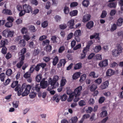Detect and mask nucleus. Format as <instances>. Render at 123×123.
<instances>
[{
    "mask_svg": "<svg viewBox=\"0 0 123 123\" xmlns=\"http://www.w3.org/2000/svg\"><path fill=\"white\" fill-rule=\"evenodd\" d=\"M82 89V87L81 86H79L74 90V91L73 92L71 89H68L67 90V94L69 95V98H73L74 97H76L79 96L81 93V91Z\"/></svg>",
    "mask_w": 123,
    "mask_h": 123,
    "instance_id": "f257e3e1",
    "label": "nucleus"
},
{
    "mask_svg": "<svg viewBox=\"0 0 123 123\" xmlns=\"http://www.w3.org/2000/svg\"><path fill=\"white\" fill-rule=\"evenodd\" d=\"M59 79V77L57 75H55L53 77L52 79L51 78H49L48 82L52 87V89L57 87L59 86V84L57 81Z\"/></svg>",
    "mask_w": 123,
    "mask_h": 123,
    "instance_id": "f03ea898",
    "label": "nucleus"
},
{
    "mask_svg": "<svg viewBox=\"0 0 123 123\" xmlns=\"http://www.w3.org/2000/svg\"><path fill=\"white\" fill-rule=\"evenodd\" d=\"M14 34V32L13 31H10L8 29L4 30L2 32L3 36L6 38L12 37Z\"/></svg>",
    "mask_w": 123,
    "mask_h": 123,
    "instance_id": "7ed1b4c3",
    "label": "nucleus"
},
{
    "mask_svg": "<svg viewBox=\"0 0 123 123\" xmlns=\"http://www.w3.org/2000/svg\"><path fill=\"white\" fill-rule=\"evenodd\" d=\"M18 81L17 80L13 81L11 85V87L12 88H14L15 86L16 87L15 88L14 90L16 91H17L19 89L21 86L20 84H18Z\"/></svg>",
    "mask_w": 123,
    "mask_h": 123,
    "instance_id": "20e7f679",
    "label": "nucleus"
},
{
    "mask_svg": "<svg viewBox=\"0 0 123 123\" xmlns=\"http://www.w3.org/2000/svg\"><path fill=\"white\" fill-rule=\"evenodd\" d=\"M23 9L26 13H30L32 11L31 7L28 5L25 4L23 5Z\"/></svg>",
    "mask_w": 123,
    "mask_h": 123,
    "instance_id": "39448f33",
    "label": "nucleus"
},
{
    "mask_svg": "<svg viewBox=\"0 0 123 123\" xmlns=\"http://www.w3.org/2000/svg\"><path fill=\"white\" fill-rule=\"evenodd\" d=\"M31 86L30 85H26L25 90L22 93V96L23 97L27 95L30 92V91L31 90Z\"/></svg>",
    "mask_w": 123,
    "mask_h": 123,
    "instance_id": "423d86ee",
    "label": "nucleus"
},
{
    "mask_svg": "<svg viewBox=\"0 0 123 123\" xmlns=\"http://www.w3.org/2000/svg\"><path fill=\"white\" fill-rule=\"evenodd\" d=\"M91 17V16L90 14H86L83 17L82 21L84 23L90 20Z\"/></svg>",
    "mask_w": 123,
    "mask_h": 123,
    "instance_id": "0eeeda50",
    "label": "nucleus"
},
{
    "mask_svg": "<svg viewBox=\"0 0 123 123\" xmlns=\"http://www.w3.org/2000/svg\"><path fill=\"white\" fill-rule=\"evenodd\" d=\"M108 65V60L105 59L101 61L99 63L98 65L101 67H105L107 66Z\"/></svg>",
    "mask_w": 123,
    "mask_h": 123,
    "instance_id": "6e6552de",
    "label": "nucleus"
},
{
    "mask_svg": "<svg viewBox=\"0 0 123 123\" xmlns=\"http://www.w3.org/2000/svg\"><path fill=\"white\" fill-rule=\"evenodd\" d=\"M26 86V84L25 83H23L21 87L19 88L20 89L17 92L18 95V96H20L22 94L21 93L23 92L24 90H25V87Z\"/></svg>",
    "mask_w": 123,
    "mask_h": 123,
    "instance_id": "1a4fd4ad",
    "label": "nucleus"
},
{
    "mask_svg": "<svg viewBox=\"0 0 123 123\" xmlns=\"http://www.w3.org/2000/svg\"><path fill=\"white\" fill-rule=\"evenodd\" d=\"M109 85V82L108 80H106L103 82L100 86V88L102 89H105L107 88Z\"/></svg>",
    "mask_w": 123,
    "mask_h": 123,
    "instance_id": "9d476101",
    "label": "nucleus"
},
{
    "mask_svg": "<svg viewBox=\"0 0 123 123\" xmlns=\"http://www.w3.org/2000/svg\"><path fill=\"white\" fill-rule=\"evenodd\" d=\"M115 72L114 71L111 69H108L106 72V77H110L113 75Z\"/></svg>",
    "mask_w": 123,
    "mask_h": 123,
    "instance_id": "9b49d317",
    "label": "nucleus"
},
{
    "mask_svg": "<svg viewBox=\"0 0 123 123\" xmlns=\"http://www.w3.org/2000/svg\"><path fill=\"white\" fill-rule=\"evenodd\" d=\"M8 42V40L6 39H2L0 41V47L5 46L7 44Z\"/></svg>",
    "mask_w": 123,
    "mask_h": 123,
    "instance_id": "f8f14e48",
    "label": "nucleus"
},
{
    "mask_svg": "<svg viewBox=\"0 0 123 123\" xmlns=\"http://www.w3.org/2000/svg\"><path fill=\"white\" fill-rule=\"evenodd\" d=\"M94 23L93 21H91L88 22L86 25V26L88 29H90L93 26Z\"/></svg>",
    "mask_w": 123,
    "mask_h": 123,
    "instance_id": "ddd939ff",
    "label": "nucleus"
},
{
    "mask_svg": "<svg viewBox=\"0 0 123 123\" xmlns=\"http://www.w3.org/2000/svg\"><path fill=\"white\" fill-rule=\"evenodd\" d=\"M68 26H69V28L71 29L74 28L73 26L74 25V20L71 19L68 21L67 23Z\"/></svg>",
    "mask_w": 123,
    "mask_h": 123,
    "instance_id": "4468645a",
    "label": "nucleus"
},
{
    "mask_svg": "<svg viewBox=\"0 0 123 123\" xmlns=\"http://www.w3.org/2000/svg\"><path fill=\"white\" fill-rule=\"evenodd\" d=\"M66 62V61L65 59H61L60 61L59 62L58 64V65L60 67L62 66V65L64 66Z\"/></svg>",
    "mask_w": 123,
    "mask_h": 123,
    "instance_id": "2eb2a0df",
    "label": "nucleus"
},
{
    "mask_svg": "<svg viewBox=\"0 0 123 123\" xmlns=\"http://www.w3.org/2000/svg\"><path fill=\"white\" fill-rule=\"evenodd\" d=\"M48 85L47 81H42L40 83V86L43 89L47 87Z\"/></svg>",
    "mask_w": 123,
    "mask_h": 123,
    "instance_id": "dca6fc26",
    "label": "nucleus"
},
{
    "mask_svg": "<svg viewBox=\"0 0 123 123\" xmlns=\"http://www.w3.org/2000/svg\"><path fill=\"white\" fill-rule=\"evenodd\" d=\"M18 44L20 47H24L26 44V43L24 39H20L18 42Z\"/></svg>",
    "mask_w": 123,
    "mask_h": 123,
    "instance_id": "f3484780",
    "label": "nucleus"
},
{
    "mask_svg": "<svg viewBox=\"0 0 123 123\" xmlns=\"http://www.w3.org/2000/svg\"><path fill=\"white\" fill-rule=\"evenodd\" d=\"M61 96L60 95H58V94H55L53 98L54 100H55V101L57 102H58L61 98Z\"/></svg>",
    "mask_w": 123,
    "mask_h": 123,
    "instance_id": "a211bd4d",
    "label": "nucleus"
},
{
    "mask_svg": "<svg viewBox=\"0 0 123 123\" xmlns=\"http://www.w3.org/2000/svg\"><path fill=\"white\" fill-rule=\"evenodd\" d=\"M80 72H77L75 73L73 76V78L74 80H76L80 77Z\"/></svg>",
    "mask_w": 123,
    "mask_h": 123,
    "instance_id": "6ab92c4d",
    "label": "nucleus"
},
{
    "mask_svg": "<svg viewBox=\"0 0 123 123\" xmlns=\"http://www.w3.org/2000/svg\"><path fill=\"white\" fill-rule=\"evenodd\" d=\"M123 19L121 18H120L118 20L117 22V25L118 26H121L122 25Z\"/></svg>",
    "mask_w": 123,
    "mask_h": 123,
    "instance_id": "aec40b11",
    "label": "nucleus"
},
{
    "mask_svg": "<svg viewBox=\"0 0 123 123\" xmlns=\"http://www.w3.org/2000/svg\"><path fill=\"white\" fill-rule=\"evenodd\" d=\"M2 12L3 13L5 14L11 15L12 14V12L10 10L6 9H4L2 10Z\"/></svg>",
    "mask_w": 123,
    "mask_h": 123,
    "instance_id": "412c9836",
    "label": "nucleus"
},
{
    "mask_svg": "<svg viewBox=\"0 0 123 123\" xmlns=\"http://www.w3.org/2000/svg\"><path fill=\"white\" fill-rule=\"evenodd\" d=\"M97 88V85L96 84H93L90 88V91L92 92L94 91Z\"/></svg>",
    "mask_w": 123,
    "mask_h": 123,
    "instance_id": "4be33fe9",
    "label": "nucleus"
},
{
    "mask_svg": "<svg viewBox=\"0 0 123 123\" xmlns=\"http://www.w3.org/2000/svg\"><path fill=\"white\" fill-rule=\"evenodd\" d=\"M99 34L97 33H95L92 35H91L90 36V38L92 39L95 38V39H97L99 38Z\"/></svg>",
    "mask_w": 123,
    "mask_h": 123,
    "instance_id": "5701e85b",
    "label": "nucleus"
},
{
    "mask_svg": "<svg viewBox=\"0 0 123 123\" xmlns=\"http://www.w3.org/2000/svg\"><path fill=\"white\" fill-rule=\"evenodd\" d=\"M116 47L117 48V50L120 53H121L122 52L123 49L120 44H117L116 45Z\"/></svg>",
    "mask_w": 123,
    "mask_h": 123,
    "instance_id": "b1692460",
    "label": "nucleus"
},
{
    "mask_svg": "<svg viewBox=\"0 0 123 123\" xmlns=\"http://www.w3.org/2000/svg\"><path fill=\"white\" fill-rule=\"evenodd\" d=\"M82 65V64L81 62L77 63L75 65L74 68L75 70L80 69L81 68Z\"/></svg>",
    "mask_w": 123,
    "mask_h": 123,
    "instance_id": "393cba45",
    "label": "nucleus"
},
{
    "mask_svg": "<svg viewBox=\"0 0 123 123\" xmlns=\"http://www.w3.org/2000/svg\"><path fill=\"white\" fill-rule=\"evenodd\" d=\"M89 3L88 0H84L82 2V5L85 7H87Z\"/></svg>",
    "mask_w": 123,
    "mask_h": 123,
    "instance_id": "a878e982",
    "label": "nucleus"
},
{
    "mask_svg": "<svg viewBox=\"0 0 123 123\" xmlns=\"http://www.w3.org/2000/svg\"><path fill=\"white\" fill-rule=\"evenodd\" d=\"M78 13V11L77 10H74L70 12L69 13L70 15L72 16H76Z\"/></svg>",
    "mask_w": 123,
    "mask_h": 123,
    "instance_id": "bb28decb",
    "label": "nucleus"
},
{
    "mask_svg": "<svg viewBox=\"0 0 123 123\" xmlns=\"http://www.w3.org/2000/svg\"><path fill=\"white\" fill-rule=\"evenodd\" d=\"M117 5V3L115 2L110 3L108 4V6L110 8H115Z\"/></svg>",
    "mask_w": 123,
    "mask_h": 123,
    "instance_id": "cd10ccee",
    "label": "nucleus"
},
{
    "mask_svg": "<svg viewBox=\"0 0 123 123\" xmlns=\"http://www.w3.org/2000/svg\"><path fill=\"white\" fill-rule=\"evenodd\" d=\"M120 53L116 49L113 50L112 51V55L114 56H118Z\"/></svg>",
    "mask_w": 123,
    "mask_h": 123,
    "instance_id": "c85d7f7f",
    "label": "nucleus"
},
{
    "mask_svg": "<svg viewBox=\"0 0 123 123\" xmlns=\"http://www.w3.org/2000/svg\"><path fill=\"white\" fill-rule=\"evenodd\" d=\"M59 61V58L58 56H56L53 59V65L55 66L57 63Z\"/></svg>",
    "mask_w": 123,
    "mask_h": 123,
    "instance_id": "c756f323",
    "label": "nucleus"
},
{
    "mask_svg": "<svg viewBox=\"0 0 123 123\" xmlns=\"http://www.w3.org/2000/svg\"><path fill=\"white\" fill-rule=\"evenodd\" d=\"M40 89V86L39 84H37L35 87L33 88V90H36L37 92H38Z\"/></svg>",
    "mask_w": 123,
    "mask_h": 123,
    "instance_id": "7c9ffc66",
    "label": "nucleus"
},
{
    "mask_svg": "<svg viewBox=\"0 0 123 123\" xmlns=\"http://www.w3.org/2000/svg\"><path fill=\"white\" fill-rule=\"evenodd\" d=\"M86 74H84L82 75L80 80V81L82 82L84 81L86 79Z\"/></svg>",
    "mask_w": 123,
    "mask_h": 123,
    "instance_id": "2f4dec72",
    "label": "nucleus"
},
{
    "mask_svg": "<svg viewBox=\"0 0 123 123\" xmlns=\"http://www.w3.org/2000/svg\"><path fill=\"white\" fill-rule=\"evenodd\" d=\"M101 46H97L95 47L94 49V51L96 53H97L101 50Z\"/></svg>",
    "mask_w": 123,
    "mask_h": 123,
    "instance_id": "473e14b6",
    "label": "nucleus"
},
{
    "mask_svg": "<svg viewBox=\"0 0 123 123\" xmlns=\"http://www.w3.org/2000/svg\"><path fill=\"white\" fill-rule=\"evenodd\" d=\"M100 115L101 117H103L107 116V112L106 111H103L100 113Z\"/></svg>",
    "mask_w": 123,
    "mask_h": 123,
    "instance_id": "72a5a7b5",
    "label": "nucleus"
},
{
    "mask_svg": "<svg viewBox=\"0 0 123 123\" xmlns=\"http://www.w3.org/2000/svg\"><path fill=\"white\" fill-rule=\"evenodd\" d=\"M67 80L65 79H62L61 81L60 86L63 87L64 86Z\"/></svg>",
    "mask_w": 123,
    "mask_h": 123,
    "instance_id": "f704fd0d",
    "label": "nucleus"
},
{
    "mask_svg": "<svg viewBox=\"0 0 123 123\" xmlns=\"http://www.w3.org/2000/svg\"><path fill=\"white\" fill-rule=\"evenodd\" d=\"M74 36H80L81 35V31L80 30H76L74 32Z\"/></svg>",
    "mask_w": 123,
    "mask_h": 123,
    "instance_id": "c9c22d12",
    "label": "nucleus"
},
{
    "mask_svg": "<svg viewBox=\"0 0 123 123\" xmlns=\"http://www.w3.org/2000/svg\"><path fill=\"white\" fill-rule=\"evenodd\" d=\"M78 120V118L77 117H72L71 118V123H75Z\"/></svg>",
    "mask_w": 123,
    "mask_h": 123,
    "instance_id": "e433bc0d",
    "label": "nucleus"
},
{
    "mask_svg": "<svg viewBox=\"0 0 123 123\" xmlns=\"http://www.w3.org/2000/svg\"><path fill=\"white\" fill-rule=\"evenodd\" d=\"M1 47H3L1 50L2 53L4 55L6 54L7 53V49L6 48L5 46Z\"/></svg>",
    "mask_w": 123,
    "mask_h": 123,
    "instance_id": "4c0bfd02",
    "label": "nucleus"
},
{
    "mask_svg": "<svg viewBox=\"0 0 123 123\" xmlns=\"http://www.w3.org/2000/svg\"><path fill=\"white\" fill-rule=\"evenodd\" d=\"M64 12L65 14H68L69 12V7L66 6H65L64 7Z\"/></svg>",
    "mask_w": 123,
    "mask_h": 123,
    "instance_id": "58836bf2",
    "label": "nucleus"
},
{
    "mask_svg": "<svg viewBox=\"0 0 123 123\" xmlns=\"http://www.w3.org/2000/svg\"><path fill=\"white\" fill-rule=\"evenodd\" d=\"M31 74L29 72H26L24 75V77L26 79H28V78L31 77Z\"/></svg>",
    "mask_w": 123,
    "mask_h": 123,
    "instance_id": "ea45409f",
    "label": "nucleus"
},
{
    "mask_svg": "<svg viewBox=\"0 0 123 123\" xmlns=\"http://www.w3.org/2000/svg\"><path fill=\"white\" fill-rule=\"evenodd\" d=\"M48 22L47 21H46L42 23V26L43 28H45L48 26Z\"/></svg>",
    "mask_w": 123,
    "mask_h": 123,
    "instance_id": "a19ab883",
    "label": "nucleus"
},
{
    "mask_svg": "<svg viewBox=\"0 0 123 123\" xmlns=\"http://www.w3.org/2000/svg\"><path fill=\"white\" fill-rule=\"evenodd\" d=\"M13 106L15 108H17L19 102L18 101H15L13 102Z\"/></svg>",
    "mask_w": 123,
    "mask_h": 123,
    "instance_id": "79ce46f5",
    "label": "nucleus"
},
{
    "mask_svg": "<svg viewBox=\"0 0 123 123\" xmlns=\"http://www.w3.org/2000/svg\"><path fill=\"white\" fill-rule=\"evenodd\" d=\"M5 77V74L4 73H2L0 74V79L1 81H4Z\"/></svg>",
    "mask_w": 123,
    "mask_h": 123,
    "instance_id": "37998d69",
    "label": "nucleus"
},
{
    "mask_svg": "<svg viewBox=\"0 0 123 123\" xmlns=\"http://www.w3.org/2000/svg\"><path fill=\"white\" fill-rule=\"evenodd\" d=\"M107 14L105 10L102 11V13L100 17L102 18H105Z\"/></svg>",
    "mask_w": 123,
    "mask_h": 123,
    "instance_id": "c03bdc74",
    "label": "nucleus"
},
{
    "mask_svg": "<svg viewBox=\"0 0 123 123\" xmlns=\"http://www.w3.org/2000/svg\"><path fill=\"white\" fill-rule=\"evenodd\" d=\"M29 30L30 31L32 32H34L36 31V30L35 26L32 25H31L29 26Z\"/></svg>",
    "mask_w": 123,
    "mask_h": 123,
    "instance_id": "a18cd8bd",
    "label": "nucleus"
},
{
    "mask_svg": "<svg viewBox=\"0 0 123 123\" xmlns=\"http://www.w3.org/2000/svg\"><path fill=\"white\" fill-rule=\"evenodd\" d=\"M24 63V62H22V61H20V62L18 63L16 65L17 67L18 68H20L23 65Z\"/></svg>",
    "mask_w": 123,
    "mask_h": 123,
    "instance_id": "49530a36",
    "label": "nucleus"
},
{
    "mask_svg": "<svg viewBox=\"0 0 123 123\" xmlns=\"http://www.w3.org/2000/svg\"><path fill=\"white\" fill-rule=\"evenodd\" d=\"M46 50L47 52H50L51 50L52 47L50 45H48L46 46Z\"/></svg>",
    "mask_w": 123,
    "mask_h": 123,
    "instance_id": "de8ad7c7",
    "label": "nucleus"
},
{
    "mask_svg": "<svg viewBox=\"0 0 123 123\" xmlns=\"http://www.w3.org/2000/svg\"><path fill=\"white\" fill-rule=\"evenodd\" d=\"M105 98L104 97L102 96L100 97L99 100V102L100 104H102L105 101Z\"/></svg>",
    "mask_w": 123,
    "mask_h": 123,
    "instance_id": "09e8293b",
    "label": "nucleus"
},
{
    "mask_svg": "<svg viewBox=\"0 0 123 123\" xmlns=\"http://www.w3.org/2000/svg\"><path fill=\"white\" fill-rule=\"evenodd\" d=\"M36 93L34 92H32L30 93L29 96L30 98H33L35 97L36 95Z\"/></svg>",
    "mask_w": 123,
    "mask_h": 123,
    "instance_id": "8fccbe9b",
    "label": "nucleus"
},
{
    "mask_svg": "<svg viewBox=\"0 0 123 123\" xmlns=\"http://www.w3.org/2000/svg\"><path fill=\"white\" fill-rule=\"evenodd\" d=\"M102 82V79L101 78H98L96 79L94 81L95 83L98 84H99Z\"/></svg>",
    "mask_w": 123,
    "mask_h": 123,
    "instance_id": "3c124183",
    "label": "nucleus"
},
{
    "mask_svg": "<svg viewBox=\"0 0 123 123\" xmlns=\"http://www.w3.org/2000/svg\"><path fill=\"white\" fill-rule=\"evenodd\" d=\"M35 66L34 65H31L28 72H29L31 74L35 70Z\"/></svg>",
    "mask_w": 123,
    "mask_h": 123,
    "instance_id": "603ef678",
    "label": "nucleus"
},
{
    "mask_svg": "<svg viewBox=\"0 0 123 123\" xmlns=\"http://www.w3.org/2000/svg\"><path fill=\"white\" fill-rule=\"evenodd\" d=\"M12 72L11 69H8L7 70L6 73V74L10 76L12 73Z\"/></svg>",
    "mask_w": 123,
    "mask_h": 123,
    "instance_id": "864d4df0",
    "label": "nucleus"
},
{
    "mask_svg": "<svg viewBox=\"0 0 123 123\" xmlns=\"http://www.w3.org/2000/svg\"><path fill=\"white\" fill-rule=\"evenodd\" d=\"M95 73L94 72H90L89 74V76H90L92 77V78H97L98 77V76H95Z\"/></svg>",
    "mask_w": 123,
    "mask_h": 123,
    "instance_id": "5fc2aeb1",
    "label": "nucleus"
},
{
    "mask_svg": "<svg viewBox=\"0 0 123 123\" xmlns=\"http://www.w3.org/2000/svg\"><path fill=\"white\" fill-rule=\"evenodd\" d=\"M12 23L11 22H8L5 24V26L8 28L12 26Z\"/></svg>",
    "mask_w": 123,
    "mask_h": 123,
    "instance_id": "6e6d98bb",
    "label": "nucleus"
},
{
    "mask_svg": "<svg viewBox=\"0 0 123 123\" xmlns=\"http://www.w3.org/2000/svg\"><path fill=\"white\" fill-rule=\"evenodd\" d=\"M42 78L41 76L40 75H38L36 78V80L37 82H40Z\"/></svg>",
    "mask_w": 123,
    "mask_h": 123,
    "instance_id": "4d7b16f0",
    "label": "nucleus"
},
{
    "mask_svg": "<svg viewBox=\"0 0 123 123\" xmlns=\"http://www.w3.org/2000/svg\"><path fill=\"white\" fill-rule=\"evenodd\" d=\"M67 96L66 94H64L61 96V99L62 101H65L67 99Z\"/></svg>",
    "mask_w": 123,
    "mask_h": 123,
    "instance_id": "13d9d810",
    "label": "nucleus"
},
{
    "mask_svg": "<svg viewBox=\"0 0 123 123\" xmlns=\"http://www.w3.org/2000/svg\"><path fill=\"white\" fill-rule=\"evenodd\" d=\"M59 27L61 29L64 30L66 28L67 26L66 24H63L60 25Z\"/></svg>",
    "mask_w": 123,
    "mask_h": 123,
    "instance_id": "bf43d9fd",
    "label": "nucleus"
},
{
    "mask_svg": "<svg viewBox=\"0 0 123 123\" xmlns=\"http://www.w3.org/2000/svg\"><path fill=\"white\" fill-rule=\"evenodd\" d=\"M12 56L11 54L9 52L7 53L5 57L7 60H8Z\"/></svg>",
    "mask_w": 123,
    "mask_h": 123,
    "instance_id": "052dcab7",
    "label": "nucleus"
},
{
    "mask_svg": "<svg viewBox=\"0 0 123 123\" xmlns=\"http://www.w3.org/2000/svg\"><path fill=\"white\" fill-rule=\"evenodd\" d=\"M86 54L85 53L83 52L81 54V55L80 57V58L81 59L84 58L86 57Z\"/></svg>",
    "mask_w": 123,
    "mask_h": 123,
    "instance_id": "680f3d73",
    "label": "nucleus"
},
{
    "mask_svg": "<svg viewBox=\"0 0 123 123\" xmlns=\"http://www.w3.org/2000/svg\"><path fill=\"white\" fill-rule=\"evenodd\" d=\"M93 108L91 107H88V109L86 110V112L87 113H91L93 111Z\"/></svg>",
    "mask_w": 123,
    "mask_h": 123,
    "instance_id": "e2e57ef3",
    "label": "nucleus"
},
{
    "mask_svg": "<svg viewBox=\"0 0 123 123\" xmlns=\"http://www.w3.org/2000/svg\"><path fill=\"white\" fill-rule=\"evenodd\" d=\"M26 49L25 48H24L21 50L20 55H24V54L26 53Z\"/></svg>",
    "mask_w": 123,
    "mask_h": 123,
    "instance_id": "0e129e2a",
    "label": "nucleus"
},
{
    "mask_svg": "<svg viewBox=\"0 0 123 123\" xmlns=\"http://www.w3.org/2000/svg\"><path fill=\"white\" fill-rule=\"evenodd\" d=\"M78 5V3L76 2H74L71 3L70 5L71 7H73L77 6Z\"/></svg>",
    "mask_w": 123,
    "mask_h": 123,
    "instance_id": "69168bd1",
    "label": "nucleus"
},
{
    "mask_svg": "<svg viewBox=\"0 0 123 123\" xmlns=\"http://www.w3.org/2000/svg\"><path fill=\"white\" fill-rule=\"evenodd\" d=\"M47 37V36L45 35H43L41 36L39 38V40L40 41H42L43 40H44Z\"/></svg>",
    "mask_w": 123,
    "mask_h": 123,
    "instance_id": "338daca9",
    "label": "nucleus"
},
{
    "mask_svg": "<svg viewBox=\"0 0 123 123\" xmlns=\"http://www.w3.org/2000/svg\"><path fill=\"white\" fill-rule=\"evenodd\" d=\"M20 11V12L19 13V15L20 17H21L23 16L26 13L25 11H24L23 9V10H22Z\"/></svg>",
    "mask_w": 123,
    "mask_h": 123,
    "instance_id": "774afa93",
    "label": "nucleus"
}]
</instances>
